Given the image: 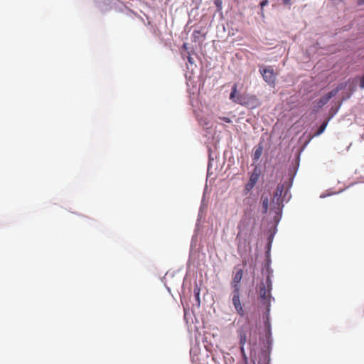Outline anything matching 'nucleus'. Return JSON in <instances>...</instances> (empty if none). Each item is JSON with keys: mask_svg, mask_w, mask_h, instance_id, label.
Here are the masks:
<instances>
[{"mask_svg": "<svg viewBox=\"0 0 364 364\" xmlns=\"http://www.w3.org/2000/svg\"><path fill=\"white\" fill-rule=\"evenodd\" d=\"M291 193L284 184H279L274 193L272 202L274 205H284L289 203L291 199Z\"/></svg>", "mask_w": 364, "mask_h": 364, "instance_id": "f257e3e1", "label": "nucleus"}, {"mask_svg": "<svg viewBox=\"0 0 364 364\" xmlns=\"http://www.w3.org/2000/svg\"><path fill=\"white\" fill-rule=\"evenodd\" d=\"M346 87V83H341V84H339L336 87V88H335L334 90H331V92H329L328 93H327L326 95H325L322 97H321L316 102L317 107L318 108H321L323 106H324L326 104H327V102L330 100L331 98H332L333 97L336 96L340 90L344 89Z\"/></svg>", "mask_w": 364, "mask_h": 364, "instance_id": "f03ea898", "label": "nucleus"}, {"mask_svg": "<svg viewBox=\"0 0 364 364\" xmlns=\"http://www.w3.org/2000/svg\"><path fill=\"white\" fill-rule=\"evenodd\" d=\"M260 73L262 75L264 80L269 85H273L275 82V74L272 67H264L259 69Z\"/></svg>", "mask_w": 364, "mask_h": 364, "instance_id": "7ed1b4c3", "label": "nucleus"}, {"mask_svg": "<svg viewBox=\"0 0 364 364\" xmlns=\"http://www.w3.org/2000/svg\"><path fill=\"white\" fill-rule=\"evenodd\" d=\"M234 270L235 271L232 282H231V287L232 290H240V282H241L243 277V270L240 268L238 266L234 267Z\"/></svg>", "mask_w": 364, "mask_h": 364, "instance_id": "20e7f679", "label": "nucleus"}, {"mask_svg": "<svg viewBox=\"0 0 364 364\" xmlns=\"http://www.w3.org/2000/svg\"><path fill=\"white\" fill-rule=\"evenodd\" d=\"M240 290H232V304L236 310V312L241 316L245 315V311L240 302Z\"/></svg>", "mask_w": 364, "mask_h": 364, "instance_id": "39448f33", "label": "nucleus"}, {"mask_svg": "<svg viewBox=\"0 0 364 364\" xmlns=\"http://www.w3.org/2000/svg\"><path fill=\"white\" fill-rule=\"evenodd\" d=\"M237 332L240 339V344L245 345L247 343V337L251 333L249 324L243 325L237 330Z\"/></svg>", "mask_w": 364, "mask_h": 364, "instance_id": "423d86ee", "label": "nucleus"}, {"mask_svg": "<svg viewBox=\"0 0 364 364\" xmlns=\"http://www.w3.org/2000/svg\"><path fill=\"white\" fill-rule=\"evenodd\" d=\"M270 289H267L264 284H262L259 287V296L262 302L267 306L269 304L270 300Z\"/></svg>", "mask_w": 364, "mask_h": 364, "instance_id": "0eeeda50", "label": "nucleus"}, {"mask_svg": "<svg viewBox=\"0 0 364 364\" xmlns=\"http://www.w3.org/2000/svg\"><path fill=\"white\" fill-rule=\"evenodd\" d=\"M237 92V85L235 83L232 87V91L230 95V99L235 103L243 105L242 97L241 95L236 96Z\"/></svg>", "mask_w": 364, "mask_h": 364, "instance_id": "6e6552de", "label": "nucleus"}, {"mask_svg": "<svg viewBox=\"0 0 364 364\" xmlns=\"http://www.w3.org/2000/svg\"><path fill=\"white\" fill-rule=\"evenodd\" d=\"M282 206H274V208L269 210V214H274V220L276 224L279 223L282 217Z\"/></svg>", "mask_w": 364, "mask_h": 364, "instance_id": "1a4fd4ad", "label": "nucleus"}, {"mask_svg": "<svg viewBox=\"0 0 364 364\" xmlns=\"http://www.w3.org/2000/svg\"><path fill=\"white\" fill-rule=\"evenodd\" d=\"M257 180H258V175L257 174H252L248 183L246 185V188H245L246 190L249 191V190L252 189L256 184Z\"/></svg>", "mask_w": 364, "mask_h": 364, "instance_id": "9d476101", "label": "nucleus"}, {"mask_svg": "<svg viewBox=\"0 0 364 364\" xmlns=\"http://www.w3.org/2000/svg\"><path fill=\"white\" fill-rule=\"evenodd\" d=\"M262 151L263 147L261 145L258 146L255 150L253 160L257 161L261 157Z\"/></svg>", "mask_w": 364, "mask_h": 364, "instance_id": "9b49d317", "label": "nucleus"}, {"mask_svg": "<svg viewBox=\"0 0 364 364\" xmlns=\"http://www.w3.org/2000/svg\"><path fill=\"white\" fill-rule=\"evenodd\" d=\"M327 124H328V121L323 122L322 123V124L320 126V127L318 128L317 134H321V133H323V131L325 130V129L326 128Z\"/></svg>", "mask_w": 364, "mask_h": 364, "instance_id": "f8f14e48", "label": "nucleus"}, {"mask_svg": "<svg viewBox=\"0 0 364 364\" xmlns=\"http://www.w3.org/2000/svg\"><path fill=\"white\" fill-rule=\"evenodd\" d=\"M269 1L268 0H263L260 2V6H261V16L262 17H264V6H267L268 4Z\"/></svg>", "mask_w": 364, "mask_h": 364, "instance_id": "ddd939ff", "label": "nucleus"}, {"mask_svg": "<svg viewBox=\"0 0 364 364\" xmlns=\"http://www.w3.org/2000/svg\"><path fill=\"white\" fill-rule=\"evenodd\" d=\"M220 119L227 122V123H230L232 122L231 119L229 118V117H219Z\"/></svg>", "mask_w": 364, "mask_h": 364, "instance_id": "4468645a", "label": "nucleus"}, {"mask_svg": "<svg viewBox=\"0 0 364 364\" xmlns=\"http://www.w3.org/2000/svg\"><path fill=\"white\" fill-rule=\"evenodd\" d=\"M240 352H241L242 355L243 356H245V349H244L245 345L240 344Z\"/></svg>", "mask_w": 364, "mask_h": 364, "instance_id": "2eb2a0df", "label": "nucleus"}, {"mask_svg": "<svg viewBox=\"0 0 364 364\" xmlns=\"http://www.w3.org/2000/svg\"><path fill=\"white\" fill-rule=\"evenodd\" d=\"M187 59H188V61L189 63L192 64L193 63V58L190 55V54L188 55V56L187 57Z\"/></svg>", "mask_w": 364, "mask_h": 364, "instance_id": "dca6fc26", "label": "nucleus"}, {"mask_svg": "<svg viewBox=\"0 0 364 364\" xmlns=\"http://www.w3.org/2000/svg\"><path fill=\"white\" fill-rule=\"evenodd\" d=\"M358 5H363V4H364V0H358Z\"/></svg>", "mask_w": 364, "mask_h": 364, "instance_id": "f3484780", "label": "nucleus"}, {"mask_svg": "<svg viewBox=\"0 0 364 364\" xmlns=\"http://www.w3.org/2000/svg\"><path fill=\"white\" fill-rule=\"evenodd\" d=\"M284 4H289L291 0H282Z\"/></svg>", "mask_w": 364, "mask_h": 364, "instance_id": "a211bd4d", "label": "nucleus"}, {"mask_svg": "<svg viewBox=\"0 0 364 364\" xmlns=\"http://www.w3.org/2000/svg\"><path fill=\"white\" fill-rule=\"evenodd\" d=\"M263 205H268V199L266 198L263 200Z\"/></svg>", "mask_w": 364, "mask_h": 364, "instance_id": "6ab92c4d", "label": "nucleus"}, {"mask_svg": "<svg viewBox=\"0 0 364 364\" xmlns=\"http://www.w3.org/2000/svg\"><path fill=\"white\" fill-rule=\"evenodd\" d=\"M264 209H265V210H264V212H267V208H268V206H267V205H265V206H264Z\"/></svg>", "mask_w": 364, "mask_h": 364, "instance_id": "aec40b11", "label": "nucleus"}, {"mask_svg": "<svg viewBox=\"0 0 364 364\" xmlns=\"http://www.w3.org/2000/svg\"><path fill=\"white\" fill-rule=\"evenodd\" d=\"M183 48H186V44H183Z\"/></svg>", "mask_w": 364, "mask_h": 364, "instance_id": "412c9836", "label": "nucleus"}]
</instances>
